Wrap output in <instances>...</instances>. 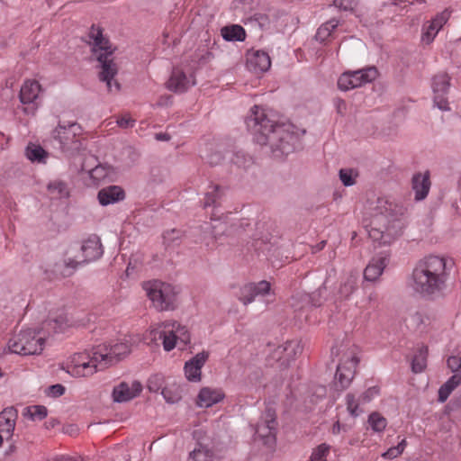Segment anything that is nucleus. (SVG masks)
I'll list each match as a JSON object with an SVG mask.
<instances>
[{"label":"nucleus","instance_id":"obj_1","mask_svg":"<svg viewBox=\"0 0 461 461\" xmlns=\"http://www.w3.org/2000/svg\"><path fill=\"white\" fill-rule=\"evenodd\" d=\"M246 123L255 141L261 146H268L274 157L288 155L299 144L300 133L294 131V125L275 123L260 106L251 108Z\"/></svg>","mask_w":461,"mask_h":461},{"label":"nucleus","instance_id":"obj_2","mask_svg":"<svg viewBox=\"0 0 461 461\" xmlns=\"http://www.w3.org/2000/svg\"><path fill=\"white\" fill-rule=\"evenodd\" d=\"M69 326L64 312H53L41 323L40 329L22 330L10 339L8 349L12 353L23 356L40 354L49 337L64 332Z\"/></svg>","mask_w":461,"mask_h":461},{"label":"nucleus","instance_id":"obj_3","mask_svg":"<svg viewBox=\"0 0 461 461\" xmlns=\"http://www.w3.org/2000/svg\"><path fill=\"white\" fill-rule=\"evenodd\" d=\"M370 211L369 237L379 244H390L403 229L402 208L386 197H378Z\"/></svg>","mask_w":461,"mask_h":461},{"label":"nucleus","instance_id":"obj_4","mask_svg":"<svg viewBox=\"0 0 461 461\" xmlns=\"http://www.w3.org/2000/svg\"><path fill=\"white\" fill-rule=\"evenodd\" d=\"M447 278L446 258L431 255L416 264L410 285L416 294L423 297H434L443 293Z\"/></svg>","mask_w":461,"mask_h":461},{"label":"nucleus","instance_id":"obj_5","mask_svg":"<svg viewBox=\"0 0 461 461\" xmlns=\"http://www.w3.org/2000/svg\"><path fill=\"white\" fill-rule=\"evenodd\" d=\"M87 37L92 55L100 63L99 79L106 83L109 91H119L120 84L117 81H113L118 72L116 64L111 59L114 48L104 36L99 26L92 25Z\"/></svg>","mask_w":461,"mask_h":461},{"label":"nucleus","instance_id":"obj_6","mask_svg":"<svg viewBox=\"0 0 461 461\" xmlns=\"http://www.w3.org/2000/svg\"><path fill=\"white\" fill-rule=\"evenodd\" d=\"M105 367V363L99 350L96 348L91 353L82 352L73 355L67 363V372L75 377L91 376Z\"/></svg>","mask_w":461,"mask_h":461},{"label":"nucleus","instance_id":"obj_7","mask_svg":"<svg viewBox=\"0 0 461 461\" xmlns=\"http://www.w3.org/2000/svg\"><path fill=\"white\" fill-rule=\"evenodd\" d=\"M143 289L157 310L169 311L175 309L177 292L172 285L159 280H151L143 284Z\"/></svg>","mask_w":461,"mask_h":461},{"label":"nucleus","instance_id":"obj_8","mask_svg":"<svg viewBox=\"0 0 461 461\" xmlns=\"http://www.w3.org/2000/svg\"><path fill=\"white\" fill-rule=\"evenodd\" d=\"M161 330H152L154 338L158 335L162 339L163 348L166 351H170L177 345L181 344L183 347L190 343V333L185 326H183L176 321H167L161 324Z\"/></svg>","mask_w":461,"mask_h":461},{"label":"nucleus","instance_id":"obj_9","mask_svg":"<svg viewBox=\"0 0 461 461\" xmlns=\"http://www.w3.org/2000/svg\"><path fill=\"white\" fill-rule=\"evenodd\" d=\"M81 253L82 257L76 256L74 258H68L65 261V269L62 271L63 276H68L73 274L78 266L101 258L104 250L100 239L97 236L89 237L83 242L81 246Z\"/></svg>","mask_w":461,"mask_h":461},{"label":"nucleus","instance_id":"obj_10","mask_svg":"<svg viewBox=\"0 0 461 461\" xmlns=\"http://www.w3.org/2000/svg\"><path fill=\"white\" fill-rule=\"evenodd\" d=\"M82 127L77 122H59L52 131V138L62 151L78 149Z\"/></svg>","mask_w":461,"mask_h":461},{"label":"nucleus","instance_id":"obj_11","mask_svg":"<svg viewBox=\"0 0 461 461\" xmlns=\"http://www.w3.org/2000/svg\"><path fill=\"white\" fill-rule=\"evenodd\" d=\"M302 351L303 347L300 341L289 340L274 348L268 355L267 362L270 366L284 369L288 367Z\"/></svg>","mask_w":461,"mask_h":461},{"label":"nucleus","instance_id":"obj_12","mask_svg":"<svg viewBox=\"0 0 461 461\" xmlns=\"http://www.w3.org/2000/svg\"><path fill=\"white\" fill-rule=\"evenodd\" d=\"M276 420L274 411L268 409L261 416L255 429V441L261 442L268 449H273L276 445Z\"/></svg>","mask_w":461,"mask_h":461},{"label":"nucleus","instance_id":"obj_13","mask_svg":"<svg viewBox=\"0 0 461 461\" xmlns=\"http://www.w3.org/2000/svg\"><path fill=\"white\" fill-rule=\"evenodd\" d=\"M377 77L375 67L343 73L338 79V87L342 91H349L371 83Z\"/></svg>","mask_w":461,"mask_h":461},{"label":"nucleus","instance_id":"obj_14","mask_svg":"<svg viewBox=\"0 0 461 461\" xmlns=\"http://www.w3.org/2000/svg\"><path fill=\"white\" fill-rule=\"evenodd\" d=\"M358 362L359 359L355 349H350L344 354L335 375V379L342 389L348 387L351 384Z\"/></svg>","mask_w":461,"mask_h":461},{"label":"nucleus","instance_id":"obj_15","mask_svg":"<svg viewBox=\"0 0 461 461\" xmlns=\"http://www.w3.org/2000/svg\"><path fill=\"white\" fill-rule=\"evenodd\" d=\"M131 339L124 337L122 340L111 345H99L97 348L102 354L105 367L115 364L122 357H126L131 350Z\"/></svg>","mask_w":461,"mask_h":461},{"label":"nucleus","instance_id":"obj_16","mask_svg":"<svg viewBox=\"0 0 461 461\" xmlns=\"http://www.w3.org/2000/svg\"><path fill=\"white\" fill-rule=\"evenodd\" d=\"M211 222H205L199 228L194 230V234L197 235L196 241L203 243L206 247L214 245L216 240L226 230V223L214 216L211 217Z\"/></svg>","mask_w":461,"mask_h":461},{"label":"nucleus","instance_id":"obj_17","mask_svg":"<svg viewBox=\"0 0 461 461\" xmlns=\"http://www.w3.org/2000/svg\"><path fill=\"white\" fill-rule=\"evenodd\" d=\"M142 389V384L138 380L122 381L113 386L112 399L117 403L127 402L138 397Z\"/></svg>","mask_w":461,"mask_h":461},{"label":"nucleus","instance_id":"obj_18","mask_svg":"<svg viewBox=\"0 0 461 461\" xmlns=\"http://www.w3.org/2000/svg\"><path fill=\"white\" fill-rule=\"evenodd\" d=\"M450 86V77L446 73L436 75L432 79V90L434 94V105L441 111H449V104L447 95Z\"/></svg>","mask_w":461,"mask_h":461},{"label":"nucleus","instance_id":"obj_19","mask_svg":"<svg viewBox=\"0 0 461 461\" xmlns=\"http://www.w3.org/2000/svg\"><path fill=\"white\" fill-rule=\"evenodd\" d=\"M225 399V393L220 387L203 386L202 387L195 399V404L198 408H210L221 402Z\"/></svg>","mask_w":461,"mask_h":461},{"label":"nucleus","instance_id":"obj_20","mask_svg":"<svg viewBox=\"0 0 461 461\" xmlns=\"http://www.w3.org/2000/svg\"><path fill=\"white\" fill-rule=\"evenodd\" d=\"M209 358V353L202 351L186 361L184 366L185 378L194 383H198L202 379V367Z\"/></svg>","mask_w":461,"mask_h":461},{"label":"nucleus","instance_id":"obj_21","mask_svg":"<svg viewBox=\"0 0 461 461\" xmlns=\"http://www.w3.org/2000/svg\"><path fill=\"white\" fill-rule=\"evenodd\" d=\"M271 290V285L267 281H260L258 283H250L245 285L240 289V300L244 305L251 303L257 297L268 294Z\"/></svg>","mask_w":461,"mask_h":461},{"label":"nucleus","instance_id":"obj_22","mask_svg":"<svg viewBox=\"0 0 461 461\" xmlns=\"http://www.w3.org/2000/svg\"><path fill=\"white\" fill-rule=\"evenodd\" d=\"M448 19L449 13L447 11H443L440 14H438L431 21L425 23L422 28V41L427 44L432 42Z\"/></svg>","mask_w":461,"mask_h":461},{"label":"nucleus","instance_id":"obj_23","mask_svg":"<svg viewBox=\"0 0 461 461\" xmlns=\"http://www.w3.org/2000/svg\"><path fill=\"white\" fill-rule=\"evenodd\" d=\"M195 85L193 74L186 75L179 68H175L167 83V87L176 93H183Z\"/></svg>","mask_w":461,"mask_h":461},{"label":"nucleus","instance_id":"obj_24","mask_svg":"<svg viewBox=\"0 0 461 461\" xmlns=\"http://www.w3.org/2000/svg\"><path fill=\"white\" fill-rule=\"evenodd\" d=\"M271 67L269 55L263 50H253L247 55V68L258 74L267 71Z\"/></svg>","mask_w":461,"mask_h":461},{"label":"nucleus","instance_id":"obj_25","mask_svg":"<svg viewBox=\"0 0 461 461\" xmlns=\"http://www.w3.org/2000/svg\"><path fill=\"white\" fill-rule=\"evenodd\" d=\"M388 262V255L384 252L378 254L376 257H374L365 268V279L370 282L376 281L383 274Z\"/></svg>","mask_w":461,"mask_h":461},{"label":"nucleus","instance_id":"obj_26","mask_svg":"<svg viewBox=\"0 0 461 461\" xmlns=\"http://www.w3.org/2000/svg\"><path fill=\"white\" fill-rule=\"evenodd\" d=\"M125 193L119 185H109L102 188L97 194L98 202L103 206L116 203L124 200Z\"/></svg>","mask_w":461,"mask_h":461},{"label":"nucleus","instance_id":"obj_27","mask_svg":"<svg viewBox=\"0 0 461 461\" xmlns=\"http://www.w3.org/2000/svg\"><path fill=\"white\" fill-rule=\"evenodd\" d=\"M430 188L429 173H417L412 177V189L417 201L423 200L429 194Z\"/></svg>","mask_w":461,"mask_h":461},{"label":"nucleus","instance_id":"obj_28","mask_svg":"<svg viewBox=\"0 0 461 461\" xmlns=\"http://www.w3.org/2000/svg\"><path fill=\"white\" fill-rule=\"evenodd\" d=\"M41 91V85L36 80H26L20 90V101L22 104H34Z\"/></svg>","mask_w":461,"mask_h":461},{"label":"nucleus","instance_id":"obj_29","mask_svg":"<svg viewBox=\"0 0 461 461\" xmlns=\"http://www.w3.org/2000/svg\"><path fill=\"white\" fill-rule=\"evenodd\" d=\"M17 415V411L13 407L6 408L0 413V432L5 433L7 438L14 434Z\"/></svg>","mask_w":461,"mask_h":461},{"label":"nucleus","instance_id":"obj_30","mask_svg":"<svg viewBox=\"0 0 461 461\" xmlns=\"http://www.w3.org/2000/svg\"><path fill=\"white\" fill-rule=\"evenodd\" d=\"M358 277L357 271H351L344 276L339 289V295L341 299H348L357 289Z\"/></svg>","mask_w":461,"mask_h":461},{"label":"nucleus","instance_id":"obj_31","mask_svg":"<svg viewBox=\"0 0 461 461\" xmlns=\"http://www.w3.org/2000/svg\"><path fill=\"white\" fill-rule=\"evenodd\" d=\"M216 456L213 450L208 446L198 443L194 449L190 452L188 461H215Z\"/></svg>","mask_w":461,"mask_h":461},{"label":"nucleus","instance_id":"obj_32","mask_svg":"<svg viewBox=\"0 0 461 461\" xmlns=\"http://www.w3.org/2000/svg\"><path fill=\"white\" fill-rule=\"evenodd\" d=\"M221 35L228 41H243L246 39V32L242 26L234 24L221 29Z\"/></svg>","mask_w":461,"mask_h":461},{"label":"nucleus","instance_id":"obj_33","mask_svg":"<svg viewBox=\"0 0 461 461\" xmlns=\"http://www.w3.org/2000/svg\"><path fill=\"white\" fill-rule=\"evenodd\" d=\"M47 188L50 195L53 198L61 199L67 198L69 195L68 185L59 179L50 181Z\"/></svg>","mask_w":461,"mask_h":461},{"label":"nucleus","instance_id":"obj_34","mask_svg":"<svg viewBox=\"0 0 461 461\" xmlns=\"http://www.w3.org/2000/svg\"><path fill=\"white\" fill-rule=\"evenodd\" d=\"M161 394L167 402L172 404L179 402L182 398L181 388L176 383L167 384L163 387Z\"/></svg>","mask_w":461,"mask_h":461},{"label":"nucleus","instance_id":"obj_35","mask_svg":"<svg viewBox=\"0 0 461 461\" xmlns=\"http://www.w3.org/2000/svg\"><path fill=\"white\" fill-rule=\"evenodd\" d=\"M48 415L47 408L43 405H32L25 407L23 411V416L32 421L42 420Z\"/></svg>","mask_w":461,"mask_h":461},{"label":"nucleus","instance_id":"obj_36","mask_svg":"<svg viewBox=\"0 0 461 461\" xmlns=\"http://www.w3.org/2000/svg\"><path fill=\"white\" fill-rule=\"evenodd\" d=\"M223 195V189L219 185H211L205 193L203 207L216 206Z\"/></svg>","mask_w":461,"mask_h":461},{"label":"nucleus","instance_id":"obj_37","mask_svg":"<svg viewBox=\"0 0 461 461\" xmlns=\"http://www.w3.org/2000/svg\"><path fill=\"white\" fill-rule=\"evenodd\" d=\"M113 172V167L108 165H97L89 171V176L97 184L109 178Z\"/></svg>","mask_w":461,"mask_h":461},{"label":"nucleus","instance_id":"obj_38","mask_svg":"<svg viewBox=\"0 0 461 461\" xmlns=\"http://www.w3.org/2000/svg\"><path fill=\"white\" fill-rule=\"evenodd\" d=\"M338 25L339 21L335 19H331L321 25L315 35L316 40L320 42H324L330 36H331L332 32L338 27Z\"/></svg>","mask_w":461,"mask_h":461},{"label":"nucleus","instance_id":"obj_39","mask_svg":"<svg viewBox=\"0 0 461 461\" xmlns=\"http://www.w3.org/2000/svg\"><path fill=\"white\" fill-rule=\"evenodd\" d=\"M262 384L263 374L259 369L249 373L244 381V386L247 390H257L261 387Z\"/></svg>","mask_w":461,"mask_h":461},{"label":"nucleus","instance_id":"obj_40","mask_svg":"<svg viewBox=\"0 0 461 461\" xmlns=\"http://www.w3.org/2000/svg\"><path fill=\"white\" fill-rule=\"evenodd\" d=\"M427 348H421L414 356L411 362V370L414 373H421L427 366Z\"/></svg>","mask_w":461,"mask_h":461},{"label":"nucleus","instance_id":"obj_41","mask_svg":"<svg viewBox=\"0 0 461 461\" xmlns=\"http://www.w3.org/2000/svg\"><path fill=\"white\" fill-rule=\"evenodd\" d=\"M25 155L27 158L32 162H42L47 153L41 146L30 144L26 148Z\"/></svg>","mask_w":461,"mask_h":461},{"label":"nucleus","instance_id":"obj_42","mask_svg":"<svg viewBox=\"0 0 461 461\" xmlns=\"http://www.w3.org/2000/svg\"><path fill=\"white\" fill-rule=\"evenodd\" d=\"M368 423L375 432H382L387 426V420L378 412H373L368 417Z\"/></svg>","mask_w":461,"mask_h":461},{"label":"nucleus","instance_id":"obj_43","mask_svg":"<svg viewBox=\"0 0 461 461\" xmlns=\"http://www.w3.org/2000/svg\"><path fill=\"white\" fill-rule=\"evenodd\" d=\"M357 176V172L352 168H341L339 172V179L345 186L354 185Z\"/></svg>","mask_w":461,"mask_h":461},{"label":"nucleus","instance_id":"obj_44","mask_svg":"<svg viewBox=\"0 0 461 461\" xmlns=\"http://www.w3.org/2000/svg\"><path fill=\"white\" fill-rule=\"evenodd\" d=\"M346 402L347 409L352 416L357 417L362 413L363 411L359 408V405L362 404L360 397L356 399L353 394L348 393L346 396Z\"/></svg>","mask_w":461,"mask_h":461},{"label":"nucleus","instance_id":"obj_45","mask_svg":"<svg viewBox=\"0 0 461 461\" xmlns=\"http://www.w3.org/2000/svg\"><path fill=\"white\" fill-rule=\"evenodd\" d=\"M329 452L330 446L322 443L312 450L309 461H327Z\"/></svg>","mask_w":461,"mask_h":461},{"label":"nucleus","instance_id":"obj_46","mask_svg":"<svg viewBox=\"0 0 461 461\" xmlns=\"http://www.w3.org/2000/svg\"><path fill=\"white\" fill-rule=\"evenodd\" d=\"M406 447V440L402 439L397 446L390 447L387 451L382 454V456L387 459H393L399 456Z\"/></svg>","mask_w":461,"mask_h":461},{"label":"nucleus","instance_id":"obj_47","mask_svg":"<svg viewBox=\"0 0 461 461\" xmlns=\"http://www.w3.org/2000/svg\"><path fill=\"white\" fill-rule=\"evenodd\" d=\"M182 235L181 230L176 229H172L164 233L163 239L165 243L168 246L173 244L176 240H179Z\"/></svg>","mask_w":461,"mask_h":461},{"label":"nucleus","instance_id":"obj_48","mask_svg":"<svg viewBox=\"0 0 461 461\" xmlns=\"http://www.w3.org/2000/svg\"><path fill=\"white\" fill-rule=\"evenodd\" d=\"M333 5L343 11H350L355 7L354 0H333Z\"/></svg>","mask_w":461,"mask_h":461},{"label":"nucleus","instance_id":"obj_49","mask_svg":"<svg viewBox=\"0 0 461 461\" xmlns=\"http://www.w3.org/2000/svg\"><path fill=\"white\" fill-rule=\"evenodd\" d=\"M453 390L452 385L446 382L438 390V401L444 402Z\"/></svg>","mask_w":461,"mask_h":461},{"label":"nucleus","instance_id":"obj_50","mask_svg":"<svg viewBox=\"0 0 461 461\" xmlns=\"http://www.w3.org/2000/svg\"><path fill=\"white\" fill-rule=\"evenodd\" d=\"M162 377L160 375H154L149 378L148 382V388L150 392L157 393L161 388Z\"/></svg>","mask_w":461,"mask_h":461},{"label":"nucleus","instance_id":"obj_51","mask_svg":"<svg viewBox=\"0 0 461 461\" xmlns=\"http://www.w3.org/2000/svg\"><path fill=\"white\" fill-rule=\"evenodd\" d=\"M379 393V389L377 387H370L368 388L361 396V402L366 403L374 399Z\"/></svg>","mask_w":461,"mask_h":461},{"label":"nucleus","instance_id":"obj_52","mask_svg":"<svg viewBox=\"0 0 461 461\" xmlns=\"http://www.w3.org/2000/svg\"><path fill=\"white\" fill-rule=\"evenodd\" d=\"M447 364L451 371L461 370V356H451L447 358Z\"/></svg>","mask_w":461,"mask_h":461},{"label":"nucleus","instance_id":"obj_53","mask_svg":"<svg viewBox=\"0 0 461 461\" xmlns=\"http://www.w3.org/2000/svg\"><path fill=\"white\" fill-rule=\"evenodd\" d=\"M119 127L123 129L132 128L135 124V120L131 119L129 115H123L116 121Z\"/></svg>","mask_w":461,"mask_h":461},{"label":"nucleus","instance_id":"obj_54","mask_svg":"<svg viewBox=\"0 0 461 461\" xmlns=\"http://www.w3.org/2000/svg\"><path fill=\"white\" fill-rule=\"evenodd\" d=\"M333 103H334V107H335L337 113L339 115L344 116L346 113V111H347L346 102L343 99L337 98L334 100Z\"/></svg>","mask_w":461,"mask_h":461},{"label":"nucleus","instance_id":"obj_55","mask_svg":"<svg viewBox=\"0 0 461 461\" xmlns=\"http://www.w3.org/2000/svg\"><path fill=\"white\" fill-rule=\"evenodd\" d=\"M251 158L246 157L243 153H237L235 158H233V162L237 164L239 167H246L247 162H250Z\"/></svg>","mask_w":461,"mask_h":461},{"label":"nucleus","instance_id":"obj_56","mask_svg":"<svg viewBox=\"0 0 461 461\" xmlns=\"http://www.w3.org/2000/svg\"><path fill=\"white\" fill-rule=\"evenodd\" d=\"M64 393H65L64 386L61 384H59L51 385L49 388V393L54 397L61 396L62 394H64Z\"/></svg>","mask_w":461,"mask_h":461},{"label":"nucleus","instance_id":"obj_57","mask_svg":"<svg viewBox=\"0 0 461 461\" xmlns=\"http://www.w3.org/2000/svg\"><path fill=\"white\" fill-rule=\"evenodd\" d=\"M455 374L447 381L455 389L461 384V370L453 371Z\"/></svg>","mask_w":461,"mask_h":461},{"label":"nucleus","instance_id":"obj_58","mask_svg":"<svg viewBox=\"0 0 461 461\" xmlns=\"http://www.w3.org/2000/svg\"><path fill=\"white\" fill-rule=\"evenodd\" d=\"M303 302L304 304L302 307H299L297 304L293 303V307H294L295 311H300L303 308H308L310 305V296L308 294H303L302 296Z\"/></svg>","mask_w":461,"mask_h":461},{"label":"nucleus","instance_id":"obj_59","mask_svg":"<svg viewBox=\"0 0 461 461\" xmlns=\"http://www.w3.org/2000/svg\"><path fill=\"white\" fill-rule=\"evenodd\" d=\"M262 244H263V241H260V242L258 241L257 244H256V249L259 250L260 253L266 254L267 251L270 250V247L262 248L261 247Z\"/></svg>","mask_w":461,"mask_h":461},{"label":"nucleus","instance_id":"obj_60","mask_svg":"<svg viewBox=\"0 0 461 461\" xmlns=\"http://www.w3.org/2000/svg\"><path fill=\"white\" fill-rule=\"evenodd\" d=\"M340 430H341L340 423L339 421L335 422L334 425L332 426V429H331L332 433L336 435V434H339L340 432Z\"/></svg>","mask_w":461,"mask_h":461},{"label":"nucleus","instance_id":"obj_61","mask_svg":"<svg viewBox=\"0 0 461 461\" xmlns=\"http://www.w3.org/2000/svg\"><path fill=\"white\" fill-rule=\"evenodd\" d=\"M156 140H168L169 136L167 133H158L156 134Z\"/></svg>","mask_w":461,"mask_h":461},{"label":"nucleus","instance_id":"obj_62","mask_svg":"<svg viewBox=\"0 0 461 461\" xmlns=\"http://www.w3.org/2000/svg\"><path fill=\"white\" fill-rule=\"evenodd\" d=\"M66 461H77V460L73 457H67Z\"/></svg>","mask_w":461,"mask_h":461},{"label":"nucleus","instance_id":"obj_63","mask_svg":"<svg viewBox=\"0 0 461 461\" xmlns=\"http://www.w3.org/2000/svg\"><path fill=\"white\" fill-rule=\"evenodd\" d=\"M325 245V241H322L321 244H320V249H321Z\"/></svg>","mask_w":461,"mask_h":461},{"label":"nucleus","instance_id":"obj_64","mask_svg":"<svg viewBox=\"0 0 461 461\" xmlns=\"http://www.w3.org/2000/svg\"><path fill=\"white\" fill-rule=\"evenodd\" d=\"M210 163H211V164H214V163L216 164V163H217V161L213 160V158H210Z\"/></svg>","mask_w":461,"mask_h":461}]
</instances>
